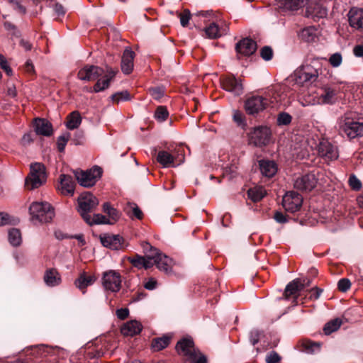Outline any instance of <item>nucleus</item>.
<instances>
[{
  "mask_svg": "<svg viewBox=\"0 0 363 363\" xmlns=\"http://www.w3.org/2000/svg\"><path fill=\"white\" fill-rule=\"evenodd\" d=\"M309 0H280V6L289 11H297L307 5Z\"/></svg>",
  "mask_w": 363,
  "mask_h": 363,
  "instance_id": "2f4dec72",
  "label": "nucleus"
},
{
  "mask_svg": "<svg viewBox=\"0 0 363 363\" xmlns=\"http://www.w3.org/2000/svg\"><path fill=\"white\" fill-rule=\"evenodd\" d=\"M318 179L314 174L308 173L298 177L294 183V186L301 191H311L317 185Z\"/></svg>",
  "mask_w": 363,
  "mask_h": 363,
  "instance_id": "9d476101",
  "label": "nucleus"
},
{
  "mask_svg": "<svg viewBox=\"0 0 363 363\" xmlns=\"http://www.w3.org/2000/svg\"><path fill=\"white\" fill-rule=\"evenodd\" d=\"M342 324V319L339 318L333 319L325 325L323 328V331L325 335H330L332 333L337 331Z\"/></svg>",
  "mask_w": 363,
  "mask_h": 363,
  "instance_id": "79ce46f5",
  "label": "nucleus"
},
{
  "mask_svg": "<svg viewBox=\"0 0 363 363\" xmlns=\"http://www.w3.org/2000/svg\"><path fill=\"white\" fill-rule=\"evenodd\" d=\"M322 292H323V289H321L317 286L313 287L308 291L309 298L311 300H317L320 297Z\"/></svg>",
  "mask_w": 363,
  "mask_h": 363,
  "instance_id": "052dcab7",
  "label": "nucleus"
},
{
  "mask_svg": "<svg viewBox=\"0 0 363 363\" xmlns=\"http://www.w3.org/2000/svg\"><path fill=\"white\" fill-rule=\"evenodd\" d=\"M270 104L267 97L255 95L249 97L245 104L246 112L250 115H255L264 111Z\"/></svg>",
  "mask_w": 363,
  "mask_h": 363,
  "instance_id": "6e6552de",
  "label": "nucleus"
},
{
  "mask_svg": "<svg viewBox=\"0 0 363 363\" xmlns=\"http://www.w3.org/2000/svg\"><path fill=\"white\" fill-rule=\"evenodd\" d=\"M140 246L143 249V252L145 254V257L150 259L151 261L158 255L160 250L156 247L152 246L148 242L142 241L140 242Z\"/></svg>",
  "mask_w": 363,
  "mask_h": 363,
  "instance_id": "4c0bfd02",
  "label": "nucleus"
},
{
  "mask_svg": "<svg viewBox=\"0 0 363 363\" xmlns=\"http://www.w3.org/2000/svg\"><path fill=\"white\" fill-rule=\"evenodd\" d=\"M89 225H99V224H110L112 225V222L106 216L102 214H94L91 216L89 214V220H84Z\"/></svg>",
  "mask_w": 363,
  "mask_h": 363,
  "instance_id": "a19ab883",
  "label": "nucleus"
},
{
  "mask_svg": "<svg viewBox=\"0 0 363 363\" xmlns=\"http://www.w3.org/2000/svg\"><path fill=\"white\" fill-rule=\"evenodd\" d=\"M46 179L45 166L41 163H34L30 165V172L26 179L25 186L28 189L33 190L45 184Z\"/></svg>",
  "mask_w": 363,
  "mask_h": 363,
  "instance_id": "7ed1b4c3",
  "label": "nucleus"
},
{
  "mask_svg": "<svg viewBox=\"0 0 363 363\" xmlns=\"http://www.w3.org/2000/svg\"><path fill=\"white\" fill-rule=\"evenodd\" d=\"M70 138V133H66L57 138V149L60 152H64L65 146Z\"/></svg>",
  "mask_w": 363,
  "mask_h": 363,
  "instance_id": "de8ad7c7",
  "label": "nucleus"
},
{
  "mask_svg": "<svg viewBox=\"0 0 363 363\" xmlns=\"http://www.w3.org/2000/svg\"><path fill=\"white\" fill-rule=\"evenodd\" d=\"M272 132L267 126L255 128L249 133V143L255 147H264L269 143Z\"/></svg>",
  "mask_w": 363,
  "mask_h": 363,
  "instance_id": "423d86ee",
  "label": "nucleus"
},
{
  "mask_svg": "<svg viewBox=\"0 0 363 363\" xmlns=\"http://www.w3.org/2000/svg\"><path fill=\"white\" fill-rule=\"evenodd\" d=\"M302 203V196L293 191L286 192L282 199L283 207L286 211L290 213H295L299 211Z\"/></svg>",
  "mask_w": 363,
  "mask_h": 363,
  "instance_id": "1a4fd4ad",
  "label": "nucleus"
},
{
  "mask_svg": "<svg viewBox=\"0 0 363 363\" xmlns=\"http://www.w3.org/2000/svg\"><path fill=\"white\" fill-rule=\"evenodd\" d=\"M118 70L110 67H106L104 71L103 79H99L94 86V91L99 92L109 87L110 82L115 77Z\"/></svg>",
  "mask_w": 363,
  "mask_h": 363,
  "instance_id": "6ab92c4d",
  "label": "nucleus"
},
{
  "mask_svg": "<svg viewBox=\"0 0 363 363\" xmlns=\"http://www.w3.org/2000/svg\"><path fill=\"white\" fill-rule=\"evenodd\" d=\"M0 65L1 69L8 76H11L13 74L12 69L10 67L6 57L1 54H0Z\"/></svg>",
  "mask_w": 363,
  "mask_h": 363,
  "instance_id": "603ef678",
  "label": "nucleus"
},
{
  "mask_svg": "<svg viewBox=\"0 0 363 363\" xmlns=\"http://www.w3.org/2000/svg\"><path fill=\"white\" fill-rule=\"evenodd\" d=\"M129 315V310L126 308H120L116 311V315L121 320H125Z\"/></svg>",
  "mask_w": 363,
  "mask_h": 363,
  "instance_id": "e2e57ef3",
  "label": "nucleus"
},
{
  "mask_svg": "<svg viewBox=\"0 0 363 363\" xmlns=\"http://www.w3.org/2000/svg\"><path fill=\"white\" fill-rule=\"evenodd\" d=\"M104 70L98 66L86 65L77 74V77L83 81H94L103 75Z\"/></svg>",
  "mask_w": 363,
  "mask_h": 363,
  "instance_id": "dca6fc26",
  "label": "nucleus"
},
{
  "mask_svg": "<svg viewBox=\"0 0 363 363\" xmlns=\"http://www.w3.org/2000/svg\"><path fill=\"white\" fill-rule=\"evenodd\" d=\"M103 246L113 250H123L125 247L124 239L119 235L106 234L100 237Z\"/></svg>",
  "mask_w": 363,
  "mask_h": 363,
  "instance_id": "f3484780",
  "label": "nucleus"
},
{
  "mask_svg": "<svg viewBox=\"0 0 363 363\" xmlns=\"http://www.w3.org/2000/svg\"><path fill=\"white\" fill-rule=\"evenodd\" d=\"M9 242L13 246H18L21 243V234L18 229L12 228L9 231Z\"/></svg>",
  "mask_w": 363,
  "mask_h": 363,
  "instance_id": "37998d69",
  "label": "nucleus"
},
{
  "mask_svg": "<svg viewBox=\"0 0 363 363\" xmlns=\"http://www.w3.org/2000/svg\"><path fill=\"white\" fill-rule=\"evenodd\" d=\"M152 262L153 265L155 264L160 271H163L165 273L170 272L172 269L173 260L160 252L153 259Z\"/></svg>",
  "mask_w": 363,
  "mask_h": 363,
  "instance_id": "4be33fe9",
  "label": "nucleus"
},
{
  "mask_svg": "<svg viewBox=\"0 0 363 363\" xmlns=\"http://www.w3.org/2000/svg\"><path fill=\"white\" fill-rule=\"evenodd\" d=\"M316 30L313 27L306 28L302 30L301 35L302 39L307 42H312L316 38Z\"/></svg>",
  "mask_w": 363,
  "mask_h": 363,
  "instance_id": "c03bdc74",
  "label": "nucleus"
},
{
  "mask_svg": "<svg viewBox=\"0 0 363 363\" xmlns=\"http://www.w3.org/2000/svg\"><path fill=\"white\" fill-rule=\"evenodd\" d=\"M43 279L45 284L49 286H57L62 281L60 273L54 268L47 269L45 272Z\"/></svg>",
  "mask_w": 363,
  "mask_h": 363,
  "instance_id": "c85d7f7f",
  "label": "nucleus"
},
{
  "mask_svg": "<svg viewBox=\"0 0 363 363\" xmlns=\"http://www.w3.org/2000/svg\"><path fill=\"white\" fill-rule=\"evenodd\" d=\"M135 57V52L128 48H126L123 54L121 59V70L125 74H129L133 69V60Z\"/></svg>",
  "mask_w": 363,
  "mask_h": 363,
  "instance_id": "412c9836",
  "label": "nucleus"
},
{
  "mask_svg": "<svg viewBox=\"0 0 363 363\" xmlns=\"http://www.w3.org/2000/svg\"><path fill=\"white\" fill-rule=\"evenodd\" d=\"M96 280L94 275H88L85 272H82L75 280L74 284L77 288L85 293L87 286L92 285Z\"/></svg>",
  "mask_w": 363,
  "mask_h": 363,
  "instance_id": "bb28decb",
  "label": "nucleus"
},
{
  "mask_svg": "<svg viewBox=\"0 0 363 363\" xmlns=\"http://www.w3.org/2000/svg\"><path fill=\"white\" fill-rule=\"evenodd\" d=\"M349 26L354 30L363 32V9L352 7L347 14Z\"/></svg>",
  "mask_w": 363,
  "mask_h": 363,
  "instance_id": "9b49d317",
  "label": "nucleus"
},
{
  "mask_svg": "<svg viewBox=\"0 0 363 363\" xmlns=\"http://www.w3.org/2000/svg\"><path fill=\"white\" fill-rule=\"evenodd\" d=\"M301 291H302V285L298 279H295L286 285L284 296L286 299L291 296L297 298Z\"/></svg>",
  "mask_w": 363,
  "mask_h": 363,
  "instance_id": "7c9ffc66",
  "label": "nucleus"
},
{
  "mask_svg": "<svg viewBox=\"0 0 363 363\" xmlns=\"http://www.w3.org/2000/svg\"><path fill=\"white\" fill-rule=\"evenodd\" d=\"M342 60L341 54L336 52L330 57L329 62L333 67H337L341 65Z\"/></svg>",
  "mask_w": 363,
  "mask_h": 363,
  "instance_id": "5fc2aeb1",
  "label": "nucleus"
},
{
  "mask_svg": "<svg viewBox=\"0 0 363 363\" xmlns=\"http://www.w3.org/2000/svg\"><path fill=\"white\" fill-rule=\"evenodd\" d=\"M320 349V345L319 343L311 340H305L300 343V350L308 354H313L319 351Z\"/></svg>",
  "mask_w": 363,
  "mask_h": 363,
  "instance_id": "e433bc0d",
  "label": "nucleus"
},
{
  "mask_svg": "<svg viewBox=\"0 0 363 363\" xmlns=\"http://www.w3.org/2000/svg\"><path fill=\"white\" fill-rule=\"evenodd\" d=\"M348 182L351 189L354 191H359L362 188L360 180L354 174L350 176Z\"/></svg>",
  "mask_w": 363,
  "mask_h": 363,
  "instance_id": "8fccbe9b",
  "label": "nucleus"
},
{
  "mask_svg": "<svg viewBox=\"0 0 363 363\" xmlns=\"http://www.w3.org/2000/svg\"><path fill=\"white\" fill-rule=\"evenodd\" d=\"M169 116V112L166 106H160L157 108L155 113V118L160 121L163 122L167 119Z\"/></svg>",
  "mask_w": 363,
  "mask_h": 363,
  "instance_id": "a18cd8bd",
  "label": "nucleus"
},
{
  "mask_svg": "<svg viewBox=\"0 0 363 363\" xmlns=\"http://www.w3.org/2000/svg\"><path fill=\"white\" fill-rule=\"evenodd\" d=\"M34 128L37 135L46 137L52 135L53 133L51 123L45 118H36L34 123Z\"/></svg>",
  "mask_w": 363,
  "mask_h": 363,
  "instance_id": "5701e85b",
  "label": "nucleus"
},
{
  "mask_svg": "<svg viewBox=\"0 0 363 363\" xmlns=\"http://www.w3.org/2000/svg\"><path fill=\"white\" fill-rule=\"evenodd\" d=\"M31 220L34 223H48L55 216L54 208L48 202H33L29 208Z\"/></svg>",
  "mask_w": 363,
  "mask_h": 363,
  "instance_id": "f257e3e1",
  "label": "nucleus"
},
{
  "mask_svg": "<svg viewBox=\"0 0 363 363\" xmlns=\"http://www.w3.org/2000/svg\"><path fill=\"white\" fill-rule=\"evenodd\" d=\"M10 4L13 5L14 9L18 11L19 13L24 14L26 12V8L22 6L18 0H8Z\"/></svg>",
  "mask_w": 363,
  "mask_h": 363,
  "instance_id": "680f3d73",
  "label": "nucleus"
},
{
  "mask_svg": "<svg viewBox=\"0 0 363 363\" xmlns=\"http://www.w3.org/2000/svg\"><path fill=\"white\" fill-rule=\"evenodd\" d=\"M323 93L321 94L323 101L326 104H333L336 99L337 95L340 91V87L337 85L325 86L323 88Z\"/></svg>",
  "mask_w": 363,
  "mask_h": 363,
  "instance_id": "b1692460",
  "label": "nucleus"
},
{
  "mask_svg": "<svg viewBox=\"0 0 363 363\" xmlns=\"http://www.w3.org/2000/svg\"><path fill=\"white\" fill-rule=\"evenodd\" d=\"M128 261L132 264V265L138 269H149L153 266V262L147 258L145 256L135 255L133 257H128Z\"/></svg>",
  "mask_w": 363,
  "mask_h": 363,
  "instance_id": "c756f323",
  "label": "nucleus"
},
{
  "mask_svg": "<svg viewBox=\"0 0 363 363\" xmlns=\"http://www.w3.org/2000/svg\"><path fill=\"white\" fill-rule=\"evenodd\" d=\"M274 218L279 223H285L287 222V218L282 212L277 211L274 213Z\"/></svg>",
  "mask_w": 363,
  "mask_h": 363,
  "instance_id": "0e129e2a",
  "label": "nucleus"
},
{
  "mask_svg": "<svg viewBox=\"0 0 363 363\" xmlns=\"http://www.w3.org/2000/svg\"><path fill=\"white\" fill-rule=\"evenodd\" d=\"M175 349L179 355L186 357L189 359H194L197 357L194 341L191 338H183L179 340Z\"/></svg>",
  "mask_w": 363,
  "mask_h": 363,
  "instance_id": "f8f14e48",
  "label": "nucleus"
},
{
  "mask_svg": "<svg viewBox=\"0 0 363 363\" xmlns=\"http://www.w3.org/2000/svg\"><path fill=\"white\" fill-rule=\"evenodd\" d=\"M340 130L350 139L363 136V123L345 120Z\"/></svg>",
  "mask_w": 363,
  "mask_h": 363,
  "instance_id": "2eb2a0df",
  "label": "nucleus"
},
{
  "mask_svg": "<svg viewBox=\"0 0 363 363\" xmlns=\"http://www.w3.org/2000/svg\"><path fill=\"white\" fill-rule=\"evenodd\" d=\"M82 123V117L80 113L75 111L72 112L67 116V127L68 129L74 130L77 128Z\"/></svg>",
  "mask_w": 363,
  "mask_h": 363,
  "instance_id": "58836bf2",
  "label": "nucleus"
},
{
  "mask_svg": "<svg viewBox=\"0 0 363 363\" xmlns=\"http://www.w3.org/2000/svg\"><path fill=\"white\" fill-rule=\"evenodd\" d=\"M157 281L154 278L149 279L144 284V287L147 290H153L157 286Z\"/></svg>",
  "mask_w": 363,
  "mask_h": 363,
  "instance_id": "69168bd1",
  "label": "nucleus"
},
{
  "mask_svg": "<svg viewBox=\"0 0 363 363\" xmlns=\"http://www.w3.org/2000/svg\"><path fill=\"white\" fill-rule=\"evenodd\" d=\"M353 53L356 57L363 56V45H356L353 49Z\"/></svg>",
  "mask_w": 363,
  "mask_h": 363,
  "instance_id": "338daca9",
  "label": "nucleus"
},
{
  "mask_svg": "<svg viewBox=\"0 0 363 363\" xmlns=\"http://www.w3.org/2000/svg\"><path fill=\"white\" fill-rule=\"evenodd\" d=\"M143 329L142 324L137 320H130L123 324L121 332L124 336L133 337L139 334Z\"/></svg>",
  "mask_w": 363,
  "mask_h": 363,
  "instance_id": "393cba45",
  "label": "nucleus"
},
{
  "mask_svg": "<svg viewBox=\"0 0 363 363\" xmlns=\"http://www.w3.org/2000/svg\"><path fill=\"white\" fill-rule=\"evenodd\" d=\"M149 93L154 99L160 100L164 94V89L163 87H154L149 89Z\"/></svg>",
  "mask_w": 363,
  "mask_h": 363,
  "instance_id": "09e8293b",
  "label": "nucleus"
},
{
  "mask_svg": "<svg viewBox=\"0 0 363 363\" xmlns=\"http://www.w3.org/2000/svg\"><path fill=\"white\" fill-rule=\"evenodd\" d=\"M125 211L127 216L131 219L137 218L138 220H142L143 218V211L138 205L134 203H128L125 208Z\"/></svg>",
  "mask_w": 363,
  "mask_h": 363,
  "instance_id": "c9c22d12",
  "label": "nucleus"
},
{
  "mask_svg": "<svg viewBox=\"0 0 363 363\" xmlns=\"http://www.w3.org/2000/svg\"><path fill=\"white\" fill-rule=\"evenodd\" d=\"M74 175L81 186L91 187L101 178L102 169L99 167H94L87 171H76Z\"/></svg>",
  "mask_w": 363,
  "mask_h": 363,
  "instance_id": "39448f33",
  "label": "nucleus"
},
{
  "mask_svg": "<svg viewBox=\"0 0 363 363\" xmlns=\"http://www.w3.org/2000/svg\"><path fill=\"white\" fill-rule=\"evenodd\" d=\"M103 211L108 215V218L111 220L112 224L117 222L120 218L121 214L118 211L113 208L109 203H104Z\"/></svg>",
  "mask_w": 363,
  "mask_h": 363,
  "instance_id": "ea45409f",
  "label": "nucleus"
},
{
  "mask_svg": "<svg viewBox=\"0 0 363 363\" xmlns=\"http://www.w3.org/2000/svg\"><path fill=\"white\" fill-rule=\"evenodd\" d=\"M204 31L208 38L216 39L225 35L228 31V27L225 22H221L220 25L213 22L204 28Z\"/></svg>",
  "mask_w": 363,
  "mask_h": 363,
  "instance_id": "a211bd4d",
  "label": "nucleus"
},
{
  "mask_svg": "<svg viewBox=\"0 0 363 363\" xmlns=\"http://www.w3.org/2000/svg\"><path fill=\"white\" fill-rule=\"evenodd\" d=\"M318 152L319 156L326 161L335 160L339 156L337 147L327 140L320 142L318 146Z\"/></svg>",
  "mask_w": 363,
  "mask_h": 363,
  "instance_id": "ddd939ff",
  "label": "nucleus"
},
{
  "mask_svg": "<svg viewBox=\"0 0 363 363\" xmlns=\"http://www.w3.org/2000/svg\"><path fill=\"white\" fill-rule=\"evenodd\" d=\"M102 286L106 291L116 293L121 288V275L115 270L104 272L101 278Z\"/></svg>",
  "mask_w": 363,
  "mask_h": 363,
  "instance_id": "0eeeda50",
  "label": "nucleus"
},
{
  "mask_svg": "<svg viewBox=\"0 0 363 363\" xmlns=\"http://www.w3.org/2000/svg\"><path fill=\"white\" fill-rule=\"evenodd\" d=\"M267 192L262 186H255L247 191V196L253 202H258L266 195Z\"/></svg>",
  "mask_w": 363,
  "mask_h": 363,
  "instance_id": "f704fd0d",
  "label": "nucleus"
},
{
  "mask_svg": "<svg viewBox=\"0 0 363 363\" xmlns=\"http://www.w3.org/2000/svg\"><path fill=\"white\" fill-rule=\"evenodd\" d=\"M220 84L223 89L233 93L235 95L242 94V84L240 79L233 75H227L220 79Z\"/></svg>",
  "mask_w": 363,
  "mask_h": 363,
  "instance_id": "4468645a",
  "label": "nucleus"
},
{
  "mask_svg": "<svg viewBox=\"0 0 363 363\" xmlns=\"http://www.w3.org/2000/svg\"><path fill=\"white\" fill-rule=\"evenodd\" d=\"M262 174L268 178L273 177L277 172V165L274 161L262 160L259 161Z\"/></svg>",
  "mask_w": 363,
  "mask_h": 363,
  "instance_id": "a878e982",
  "label": "nucleus"
},
{
  "mask_svg": "<svg viewBox=\"0 0 363 363\" xmlns=\"http://www.w3.org/2000/svg\"><path fill=\"white\" fill-rule=\"evenodd\" d=\"M172 336L169 335H163L161 337L154 338L152 340L151 347L154 351H160L166 348L170 343Z\"/></svg>",
  "mask_w": 363,
  "mask_h": 363,
  "instance_id": "473e14b6",
  "label": "nucleus"
},
{
  "mask_svg": "<svg viewBox=\"0 0 363 363\" xmlns=\"http://www.w3.org/2000/svg\"><path fill=\"white\" fill-rule=\"evenodd\" d=\"M74 182L71 176L61 174L60 175V192L63 195L72 196L74 191Z\"/></svg>",
  "mask_w": 363,
  "mask_h": 363,
  "instance_id": "cd10ccee",
  "label": "nucleus"
},
{
  "mask_svg": "<svg viewBox=\"0 0 363 363\" xmlns=\"http://www.w3.org/2000/svg\"><path fill=\"white\" fill-rule=\"evenodd\" d=\"M99 205V201L90 192H84L78 198V211L84 220H89V213Z\"/></svg>",
  "mask_w": 363,
  "mask_h": 363,
  "instance_id": "20e7f679",
  "label": "nucleus"
},
{
  "mask_svg": "<svg viewBox=\"0 0 363 363\" xmlns=\"http://www.w3.org/2000/svg\"><path fill=\"white\" fill-rule=\"evenodd\" d=\"M181 25L183 27H186L189 24V21L191 18V13L189 10H184L180 13L179 15Z\"/></svg>",
  "mask_w": 363,
  "mask_h": 363,
  "instance_id": "4d7b16f0",
  "label": "nucleus"
},
{
  "mask_svg": "<svg viewBox=\"0 0 363 363\" xmlns=\"http://www.w3.org/2000/svg\"><path fill=\"white\" fill-rule=\"evenodd\" d=\"M281 361V357L279 354L275 352L272 351L267 354L266 357L267 363H278Z\"/></svg>",
  "mask_w": 363,
  "mask_h": 363,
  "instance_id": "13d9d810",
  "label": "nucleus"
},
{
  "mask_svg": "<svg viewBox=\"0 0 363 363\" xmlns=\"http://www.w3.org/2000/svg\"><path fill=\"white\" fill-rule=\"evenodd\" d=\"M236 51L244 56L252 55L257 50V43L251 38H244L240 40L235 46Z\"/></svg>",
  "mask_w": 363,
  "mask_h": 363,
  "instance_id": "aec40b11",
  "label": "nucleus"
},
{
  "mask_svg": "<svg viewBox=\"0 0 363 363\" xmlns=\"http://www.w3.org/2000/svg\"><path fill=\"white\" fill-rule=\"evenodd\" d=\"M157 161L163 167H169L174 165V157L169 152L161 150L157 153Z\"/></svg>",
  "mask_w": 363,
  "mask_h": 363,
  "instance_id": "72a5a7b5",
  "label": "nucleus"
},
{
  "mask_svg": "<svg viewBox=\"0 0 363 363\" xmlns=\"http://www.w3.org/2000/svg\"><path fill=\"white\" fill-rule=\"evenodd\" d=\"M13 219L7 213L0 212V226L13 223Z\"/></svg>",
  "mask_w": 363,
  "mask_h": 363,
  "instance_id": "bf43d9fd",
  "label": "nucleus"
},
{
  "mask_svg": "<svg viewBox=\"0 0 363 363\" xmlns=\"http://www.w3.org/2000/svg\"><path fill=\"white\" fill-rule=\"evenodd\" d=\"M292 117L287 113H281L277 117V123L279 125H286L291 123Z\"/></svg>",
  "mask_w": 363,
  "mask_h": 363,
  "instance_id": "3c124183",
  "label": "nucleus"
},
{
  "mask_svg": "<svg viewBox=\"0 0 363 363\" xmlns=\"http://www.w3.org/2000/svg\"><path fill=\"white\" fill-rule=\"evenodd\" d=\"M350 286L351 282L348 279H341L337 284V288L342 292H346Z\"/></svg>",
  "mask_w": 363,
  "mask_h": 363,
  "instance_id": "6e6d98bb",
  "label": "nucleus"
},
{
  "mask_svg": "<svg viewBox=\"0 0 363 363\" xmlns=\"http://www.w3.org/2000/svg\"><path fill=\"white\" fill-rule=\"evenodd\" d=\"M260 55L264 60H270L273 57V50L269 46H264L260 51Z\"/></svg>",
  "mask_w": 363,
  "mask_h": 363,
  "instance_id": "864d4df0",
  "label": "nucleus"
},
{
  "mask_svg": "<svg viewBox=\"0 0 363 363\" xmlns=\"http://www.w3.org/2000/svg\"><path fill=\"white\" fill-rule=\"evenodd\" d=\"M111 99L114 103L118 104L120 101H129L130 96L128 91H123L113 94Z\"/></svg>",
  "mask_w": 363,
  "mask_h": 363,
  "instance_id": "49530a36",
  "label": "nucleus"
},
{
  "mask_svg": "<svg viewBox=\"0 0 363 363\" xmlns=\"http://www.w3.org/2000/svg\"><path fill=\"white\" fill-rule=\"evenodd\" d=\"M318 66H319L318 62L315 61L296 69L294 72L295 82L300 86H303L315 82L319 74Z\"/></svg>",
  "mask_w": 363,
  "mask_h": 363,
  "instance_id": "f03ea898",
  "label": "nucleus"
},
{
  "mask_svg": "<svg viewBox=\"0 0 363 363\" xmlns=\"http://www.w3.org/2000/svg\"><path fill=\"white\" fill-rule=\"evenodd\" d=\"M54 11L58 16H62L65 13L63 6L60 4H55Z\"/></svg>",
  "mask_w": 363,
  "mask_h": 363,
  "instance_id": "774afa93",
  "label": "nucleus"
}]
</instances>
